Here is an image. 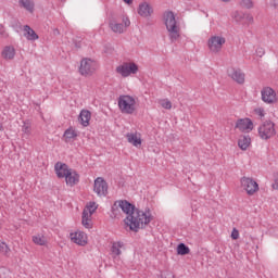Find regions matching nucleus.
I'll use <instances>...</instances> for the list:
<instances>
[{
  "instance_id": "1",
  "label": "nucleus",
  "mask_w": 278,
  "mask_h": 278,
  "mask_svg": "<svg viewBox=\"0 0 278 278\" xmlns=\"http://www.w3.org/2000/svg\"><path fill=\"white\" fill-rule=\"evenodd\" d=\"M118 205L127 217L124 219L125 225L129 227L130 231L138 232L139 229H144L146 225H149L153 220L151 214H147L144 211H140L134 204L127 200H119Z\"/></svg>"
},
{
  "instance_id": "2",
  "label": "nucleus",
  "mask_w": 278,
  "mask_h": 278,
  "mask_svg": "<svg viewBox=\"0 0 278 278\" xmlns=\"http://www.w3.org/2000/svg\"><path fill=\"white\" fill-rule=\"evenodd\" d=\"M165 27L168 31L169 40L172 42H177L179 40L181 34V29L179 25H177V20L175 18V13L173 11H167L163 14Z\"/></svg>"
},
{
  "instance_id": "3",
  "label": "nucleus",
  "mask_w": 278,
  "mask_h": 278,
  "mask_svg": "<svg viewBox=\"0 0 278 278\" xmlns=\"http://www.w3.org/2000/svg\"><path fill=\"white\" fill-rule=\"evenodd\" d=\"M117 104L122 114H134L136 112V99L131 96H119Z\"/></svg>"
},
{
  "instance_id": "4",
  "label": "nucleus",
  "mask_w": 278,
  "mask_h": 278,
  "mask_svg": "<svg viewBox=\"0 0 278 278\" xmlns=\"http://www.w3.org/2000/svg\"><path fill=\"white\" fill-rule=\"evenodd\" d=\"M277 131L275 130V123L273 122H264L258 127V136L262 140H270Z\"/></svg>"
},
{
  "instance_id": "5",
  "label": "nucleus",
  "mask_w": 278,
  "mask_h": 278,
  "mask_svg": "<svg viewBox=\"0 0 278 278\" xmlns=\"http://www.w3.org/2000/svg\"><path fill=\"white\" fill-rule=\"evenodd\" d=\"M116 73L122 75V77H129V75H136L138 73V64L131 62H125L116 67Z\"/></svg>"
},
{
  "instance_id": "6",
  "label": "nucleus",
  "mask_w": 278,
  "mask_h": 278,
  "mask_svg": "<svg viewBox=\"0 0 278 278\" xmlns=\"http://www.w3.org/2000/svg\"><path fill=\"white\" fill-rule=\"evenodd\" d=\"M79 73L84 77H90L94 73V61L91 59H83L80 61Z\"/></svg>"
},
{
  "instance_id": "7",
  "label": "nucleus",
  "mask_w": 278,
  "mask_h": 278,
  "mask_svg": "<svg viewBox=\"0 0 278 278\" xmlns=\"http://www.w3.org/2000/svg\"><path fill=\"white\" fill-rule=\"evenodd\" d=\"M241 186L250 195L255 194V192L260 190V185H257V182L252 178H248V177L241 178Z\"/></svg>"
},
{
  "instance_id": "8",
  "label": "nucleus",
  "mask_w": 278,
  "mask_h": 278,
  "mask_svg": "<svg viewBox=\"0 0 278 278\" xmlns=\"http://www.w3.org/2000/svg\"><path fill=\"white\" fill-rule=\"evenodd\" d=\"M225 42V37L213 36L208 39V49L213 53H218V51L223 49Z\"/></svg>"
},
{
  "instance_id": "9",
  "label": "nucleus",
  "mask_w": 278,
  "mask_h": 278,
  "mask_svg": "<svg viewBox=\"0 0 278 278\" xmlns=\"http://www.w3.org/2000/svg\"><path fill=\"white\" fill-rule=\"evenodd\" d=\"M93 190L98 197H108V182L105 179L98 177L94 180Z\"/></svg>"
},
{
  "instance_id": "10",
  "label": "nucleus",
  "mask_w": 278,
  "mask_h": 278,
  "mask_svg": "<svg viewBox=\"0 0 278 278\" xmlns=\"http://www.w3.org/2000/svg\"><path fill=\"white\" fill-rule=\"evenodd\" d=\"M235 128L239 129V131L249 134V131H253V121L249 117L240 118L237 121Z\"/></svg>"
},
{
  "instance_id": "11",
  "label": "nucleus",
  "mask_w": 278,
  "mask_h": 278,
  "mask_svg": "<svg viewBox=\"0 0 278 278\" xmlns=\"http://www.w3.org/2000/svg\"><path fill=\"white\" fill-rule=\"evenodd\" d=\"M261 94L264 103H276L277 101V92H275L270 87L263 88Z\"/></svg>"
},
{
  "instance_id": "12",
  "label": "nucleus",
  "mask_w": 278,
  "mask_h": 278,
  "mask_svg": "<svg viewBox=\"0 0 278 278\" xmlns=\"http://www.w3.org/2000/svg\"><path fill=\"white\" fill-rule=\"evenodd\" d=\"M227 73L228 77H231V79H233V81H236L237 84H244V73H242V70L230 67L228 68Z\"/></svg>"
},
{
  "instance_id": "13",
  "label": "nucleus",
  "mask_w": 278,
  "mask_h": 278,
  "mask_svg": "<svg viewBox=\"0 0 278 278\" xmlns=\"http://www.w3.org/2000/svg\"><path fill=\"white\" fill-rule=\"evenodd\" d=\"M72 169L73 168H68V165L66 163L58 162L54 165V170L59 179H64Z\"/></svg>"
},
{
  "instance_id": "14",
  "label": "nucleus",
  "mask_w": 278,
  "mask_h": 278,
  "mask_svg": "<svg viewBox=\"0 0 278 278\" xmlns=\"http://www.w3.org/2000/svg\"><path fill=\"white\" fill-rule=\"evenodd\" d=\"M72 242L79 244V247H86L88 244V237L84 232H74L70 235Z\"/></svg>"
},
{
  "instance_id": "15",
  "label": "nucleus",
  "mask_w": 278,
  "mask_h": 278,
  "mask_svg": "<svg viewBox=\"0 0 278 278\" xmlns=\"http://www.w3.org/2000/svg\"><path fill=\"white\" fill-rule=\"evenodd\" d=\"M138 14L139 16H143V18H149L153 14V7L148 2H142L139 4Z\"/></svg>"
},
{
  "instance_id": "16",
  "label": "nucleus",
  "mask_w": 278,
  "mask_h": 278,
  "mask_svg": "<svg viewBox=\"0 0 278 278\" xmlns=\"http://www.w3.org/2000/svg\"><path fill=\"white\" fill-rule=\"evenodd\" d=\"M65 181L67 186H77L79 184V174H77V170L71 169L65 176Z\"/></svg>"
},
{
  "instance_id": "17",
  "label": "nucleus",
  "mask_w": 278,
  "mask_h": 278,
  "mask_svg": "<svg viewBox=\"0 0 278 278\" xmlns=\"http://www.w3.org/2000/svg\"><path fill=\"white\" fill-rule=\"evenodd\" d=\"M127 141L132 146V147H140L142 144V138L140 137V134L138 132H128L126 135Z\"/></svg>"
},
{
  "instance_id": "18",
  "label": "nucleus",
  "mask_w": 278,
  "mask_h": 278,
  "mask_svg": "<svg viewBox=\"0 0 278 278\" xmlns=\"http://www.w3.org/2000/svg\"><path fill=\"white\" fill-rule=\"evenodd\" d=\"M90 118H92V113L88 110H83L79 114L78 121H80V125H83V127H88V125H90Z\"/></svg>"
},
{
  "instance_id": "19",
  "label": "nucleus",
  "mask_w": 278,
  "mask_h": 278,
  "mask_svg": "<svg viewBox=\"0 0 278 278\" xmlns=\"http://www.w3.org/2000/svg\"><path fill=\"white\" fill-rule=\"evenodd\" d=\"M18 4L20 8H24V10L34 14V8H36L34 0H18Z\"/></svg>"
},
{
  "instance_id": "20",
  "label": "nucleus",
  "mask_w": 278,
  "mask_h": 278,
  "mask_svg": "<svg viewBox=\"0 0 278 278\" xmlns=\"http://www.w3.org/2000/svg\"><path fill=\"white\" fill-rule=\"evenodd\" d=\"M238 147L241 149V151H247V149L251 147V137L240 136L238 140Z\"/></svg>"
},
{
  "instance_id": "21",
  "label": "nucleus",
  "mask_w": 278,
  "mask_h": 278,
  "mask_svg": "<svg viewBox=\"0 0 278 278\" xmlns=\"http://www.w3.org/2000/svg\"><path fill=\"white\" fill-rule=\"evenodd\" d=\"M24 36L28 40H38V34H36V30L33 29L29 25L24 26Z\"/></svg>"
},
{
  "instance_id": "22",
  "label": "nucleus",
  "mask_w": 278,
  "mask_h": 278,
  "mask_svg": "<svg viewBox=\"0 0 278 278\" xmlns=\"http://www.w3.org/2000/svg\"><path fill=\"white\" fill-rule=\"evenodd\" d=\"M14 55H16V52L13 47L7 46L2 51V58L4 60H14Z\"/></svg>"
},
{
  "instance_id": "23",
  "label": "nucleus",
  "mask_w": 278,
  "mask_h": 278,
  "mask_svg": "<svg viewBox=\"0 0 278 278\" xmlns=\"http://www.w3.org/2000/svg\"><path fill=\"white\" fill-rule=\"evenodd\" d=\"M83 225L86 227V229H90L92 227V224H90V215L88 213V210L83 211Z\"/></svg>"
},
{
  "instance_id": "24",
  "label": "nucleus",
  "mask_w": 278,
  "mask_h": 278,
  "mask_svg": "<svg viewBox=\"0 0 278 278\" xmlns=\"http://www.w3.org/2000/svg\"><path fill=\"white\" fill-rule=\"evenodd\" d=\"M33 242L39 247H45L47 244V237L42 235H36L33 237Z\"/></svg>"
},
{
  "instance_id": "25",
  "label": "nucleus",
  "mask_w": 278,
  "mask_h": 278,
  "mask_svg": "<svg viewBox=\"0 0 278 278\" xmlns=\"http://www.w3.org/2000/svg\"><path fill=\"white\" fill-rule=\"evenodd\" d=\"M190 253V248L186 245V243H179L177 245V254L178 255H188Z\"/></svg>"
},
{
  "instance_id": "26",
  "label": "nucleus",
  "mask_w": 278,
  "mask_h": 278,
  "mask_svg": "<svg viewBox=\"0 0 278 278\" xmlns=\"http://www.w3.org/2000/svg\"><path fill=\"white\" fill-rule=\"evenodd\" d=\"M110 27L112 31H114L115 34H123V29H124L123 24L111 22Z\"/></svg>"
},
{
  "instance_id": "27",
  "label": "nucleus",
  "mask_w": 278,
  "mask_h": 278,
  "mask_svg": "<svg viewBox=\"0 0 278 278\" xmlns=\"http://www.w3.org/2000/svg\"><path fill=\"white\" fill-rule=\"evenodd\" d=\"M112 218H118L121 216V205H118V201H115L112 206Z\"/></svg>"
},
{
  "instance_id": "28",
  "label": "nucleus",
  "mask_w": 278,
  "mask_h": 278,
  "mask_svg": "<svg viewBox=\"0 0 278 278\" xmlns=\"http://www.w3.org/2000/svg\"><path fill=\"white\" fill-rule=\"evenodd\" d=\"M121 249H123V242H114L111 252L113 255H121Z\"/></svg>"
},
{
  "instance_id": "29",
  "label": "nucleus",
  "mask_w": 278,
  "mask_h": 278,
  "mask_svg": "<svg viewBox=\"0 0 278 278\" xmlns=\"http://www.w3.org/2000/svg\"><path fill=\"white\" fill-rule=\"evenodd\" d=\"M65 142H68V140H73V138H77V132L73 130L72 128L66 129L64 132Z\"/></svg>"
},
{
  "instance_id": "30",
  "label": "nucleus",
  "mask_w": 278,
  "mask_h": 278,
  "mask_svg": "<svg viewBox=\"0 0 278 278\" xmlns=\"http://www.w3.org/2000/svg\"><path fill=\"white\" fill-rule=\"evenodd\" d=\"M244 14L243 12L240 11H235L232 13V18L233 21H236V23H242V21H244Z\"/></svg>"
},
{
  "instance_id": "31",
  "label": "nucleus",
  "mask_w": 278,
  "mask_h": 278,
  "mask_svg": "<svg viewBox=\"0 0 278 278\" xmlns=\"http://www.w3.org/2000/svg\"><path fill=\"white\" fill-rule=\"evenodd\" d=\"M240 5L241 8H245V10H251L253 8V0H241Z\"/></svg>"
},
{
  "instance_id": "32",
  "label": "nucleus",
  "mask_w": 278,
  "mask_h": 278,
  "mask_svg": "<svg viewBox=\"0 0 278 278\" xmlns=\"http://www.w3.org/2000/svg\"><path fill=\"white\" fill-rule=\"evenodd\" d=\"M87 210L89 212V216H92L94 212H97V203L90 202L89 205H87Z\"/></svg>"
},
{
  "instance_id": "33",
  "label": "nucleus",
  "mask_w": 278,
  "mask_h": 278,
  "mask_svg": "<svg viewBox=\"0 0 278 278\" xmlns=\"http://www.w3.org/2000/svg\"><path fill=\"white\" fill-rule=\"evenodd\" d=\"M10 252V248L8 247L7 242L0 241V253L7 255Z\"/></svg>"
},
{
  "instance_id": "34",
  "label": "nucleus",
  "mask_w": 278,
  "mask_h": 278,
  "mask_svg": "<svg viewBox=\"0 0 278 278\" xmlns=\"http://www.w3.org/2000/svg\"><path fill=\"white\" fill-rule=\"evenodd\" d=\"M22 131L24 134H31V124L29 122H24V125L22 126Z\"/></svg>"
},
{
  "instance_id": "35",
  "label": "nucleus",
  "mask_w": 278,
  "mask_h": 278,
  "mask_svg": "<svg viewBox=\"0 0 278 278\" xmlns=\"http://www.w3.org/2000/svg\"><path fill=\"white\" fill-rule=\"evenodd\" d=\"M243 21H245V25H253V15L250 13H244Z\"/></svg>"
},
{
  "instance_id": "36",
  "label": "nucleus",
  "mask_w": 278,
  "mask_h": 278,
  "mask_svg": "<svg viewBox=\"0 0 278 278\" xmlns=\"http://www.w3.org/2000/svg\"><path fill=\"white\" fill-rule=\"evenodd\" d=\"M161 105L164 110H170L173 108V103L169 100H162Z\"/></svg>"
},
{
  "instance_id": "37",
  "label": "nucleus",
  "mask_w": 278,
  "mask_h": 278,
  "mask_svg": "<svg viewBox=\"0 0 278 278\" xmlns=\"http://www.w3.org/2000/svg\"><path fill=\"white\" fill-rule=\"evenodd\" d=\"M274 190H278V173L274 174V184L271 185Z\"/></svg>"
},
{
  "instance_id": "38",
  "label": "nucleus",
  "mask_w": 278,
  "mask_h": 278,
  "mask_svg": "<svg viewBox=\"0 0 278 278\" xmlns=\"http://www.w3.org/2000/svg\"><path fill=\"white\" fill-rule=\"evenodd\" d=\"M231 238L232 240H238V238H240V232L238 231V229L236 228L232 229Z\"/></svg>"
},
{
  "instance_id": "39",
  "label": "nucleus",
  "mask_w": 278,
  "mask_h": 278,
  "mask_svg": "<svg viewBox=\"0 0 278 278\" xmlns=\"http://www.w3.org/2000/svg\"><path fill=\"white\" fill-rule=\"evenodd\" d=\"M266 53V51L264 50V48H257L256 49V55L258 58H263V55Z\"/></svg>"
},
{
  "instance_id": "40",
  "label": "nucleus",
  "mask_w": 278,
  "mask_h": 278,
  "mask_svg": "<svg viewBox=\"0 0 278 278\" xmlns=\"http://www.w3.org/2000/svg\"><path fill=\"white\" fill-rule=\"evenodd\" d=\"M123 23H124L125 27H129V25H131V22L129 21L128 17H124Z\"/></svg>"
},
{
  "instance_id": "41",
  "label": "nucleus",
  "mask_w": 278,
  "mask_h": 278,
  "mask_svg": "<svg viewBox=\"0 0 278 278\" xmlns=\"http://www.w3.org/2000/svg\"><path fill=\"white\" fill-rule=\"evenodd\" d=\"M255 112L258 114V116H264V109H256Z\"/></svg>"
},
{
  "instance_id": "42",
  "label": "nucleus",
  "mask_w": 278,
  "mask_h": 278,
  "mask_svg": "<svg viewBox=\"0 0 278 278\" xmlns=\"http://www.w3.org/2000/svg\"><path fill=\"white\" fill-rule=\"evenodd\" d=\"M124 3H127V5H131V3H134V0H123Z\"/></svg>"
},
{
  "instance_id": "43",
  "label": "nucleus",
  "mask_w": 278,
  "mask_h": 278,
  "mask_svg": "<svg viewBox=\"0 0 278 278\" xmlns=\"http://www.w3.org/2000/svg\"><path fill=\"white\" fill-rule=\"evenodd\" d=\"M271 5H273V8H277L278 1H277V0H273V1H271Z\"/></svg>"
},
{
  "instance_id": "44",
  "label": "nucleus",
  "mask_w": 278,
  "mask_h": 278,
  "mask_svg": "<svg viewBox=\"0 0 278 278\" xmlns=\"http://www.w3.org/2000/svg\"><path fill=\"white\" fill-rule=\"evenodd\" d=\"M75 47H76V49H81V43L80 42H76Z\"/></svg>"
},
{
  "instance_id": "45",
  "label": "nucleus",
  "mask_w": 278,
  "mask_h": 278,
  "mask_svg": "<svg viewBox=\"0 0 278 278\" xmlns=\"http://www.w3.org/2000/svg\"><path fill=\"white\" fill-rule=\"evenodd\" d=\"M0 34H3V25H0Z\"/></svg>"
},
{
  "instance_id": "46",
  "label": "nucleus",
  "mask_w": 278,
  "mask_h": 278,
  "mask_svg": "<svg viewBox=\"0 0 278 278\" xmlns=\"http://www.w3.org/2000/svg\"><path fill=\"white\" fill-rule=\"evenodd\" d=\"M1 129H3V125L0 124V131H1Z\"/></svg>"
},
{
  "instance_id": "47",
  "label": "nucleus",
  "mask_w": 278,
  "mask_h": 278,
  "mask_svg": "<svg viewBox=\"0 0 278 278\" xmlns=\"http://www.w3.org/2000/svg\"><path fill=\"white\" fill-rule=\"evenodd\" d=\"M222 1H224V3H227L229 0H222Z\"/></svg>"
}]
</instances>
